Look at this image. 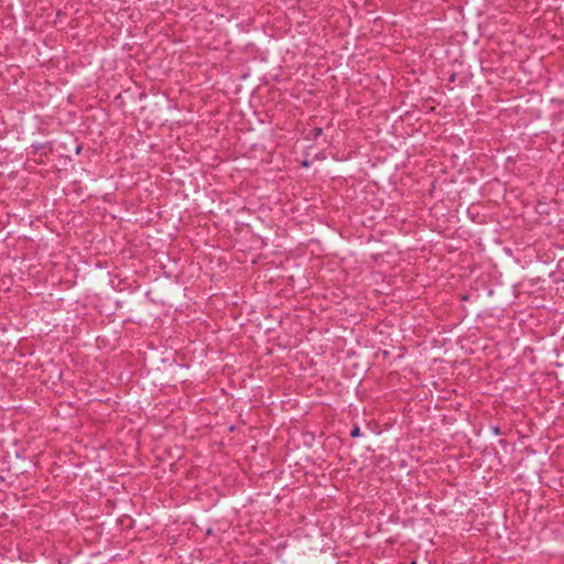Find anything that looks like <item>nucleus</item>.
<instances>
[{
	"label": "nucleus",
	"instance_id": "obj_3",
	"mask_svg": "<svg viewBox=\"0 0 564 564\" xmlns=\"http://www.w3.org/2000/svg\"><path fill=\"white\" fill-rule=\"evenodd\" d=\"M491 431L495 435H500L501 434V430L499 426H491Z\"/></svg>",
	"mask_w": 564,
	"mask_h": 564
},
{
	"label": "nucleus",
	"instance_id": "obj_1",
	"mask_svg": "<svg viewBox=\"0 0 564 564\" xmlns=\"http://www.w3.org/2000/svg\"><path fill=\"white\" fill-rule=\"evenodd\" d=\"M323 134V128L315 127L313 130H311V135L313 140H316L318 137Z\"/></svg>",
	"mask_w": 564,
	"mask_h": 564
},
{
	"label": "nucleus",
	"instance_id": "obj_4",
	"mask_svg": "<svg viewBox=\"0 0 564 564\" xmlns=\"http://www.w3.org/2000/svg\"><path fill=\"white\" fill-rule=\"evenodd\" d=\"M455 78H456V74H452L451 77H449V82L454 83Z\"/></svg>",
	"mask_w": 564,
	"mask_h": 564
},
{
	"label": "nucleus",
	"instance_id": "obj_2",
	"mask_svg": "<svg viewBox=\"0 0 564 564\" xmlns=\"http://www.w3.org/2000/svg\"><path fill=\"white\" fill-rule=\"evenodd\" d=\"M360 427L359 426H354V429L350 431V436L351 437H359L360 436Z\"/></svg>",
	"mask_w": 564,
	"mask_h": 564
}]
</instances>
